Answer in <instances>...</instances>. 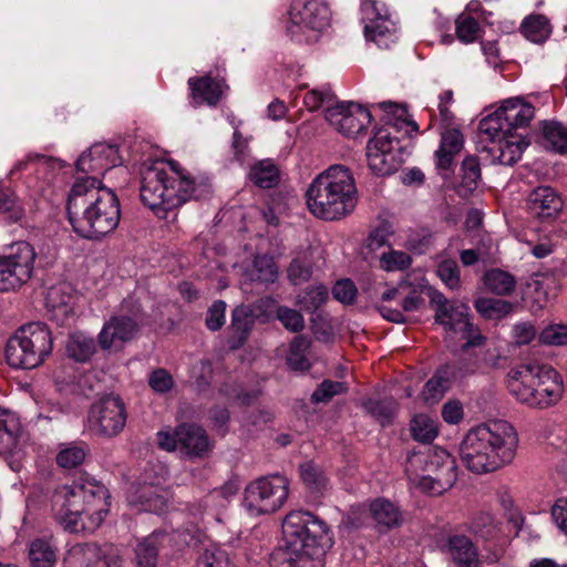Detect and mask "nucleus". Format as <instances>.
Instances as JSON below:
<instances>
[{
  "instance_id": "f257e3e1",
  "label": "nucleus",
  "mask_w": 567,
  "mask_h": 567,
  "mask_svg": "<svg viewBox=\"0 0 567 567\" xmlns=\"http://www.w3.org/2000/svg\"><path fill=\"white\" fill-rule=\"evenodd\" d=\"M68 216L74 231L83 238L101 239L120 223V200L93 176L78 177L68 198Z\"/></svg>"
},
{
  "instance_id": "f03ea898",
  "label": "nucleus",
  "mask_w": 567,
  "mask_h": 567,
  "mask_svg": "<svg viewBox=\"0 0 567 567\" xmlns=\"http://www.w3.org/2000/svg\"><path fill=\"white\" fill-rule=\"evenodd\" d=\"M51 503L53 517L64 530L93 532L110 511V493L96 481L73 482L58 487Z\"/></svg>"
},
{
  "instance_id": "7ed1b4c3",
  "label": "nucleus",
  "mask_w": 567,
  "mask_h": 567,
  "mask_svg": "<svg viewBox=\"0 0 567 567\" xmlns=\"http://www.w3.org/2000/svg\"><path fill=\"white\" fill-rule=\"evenodd\" d=\"M517 446L514 426L499 420L471 429L460 444V456L468 471L486 474L511 464Z\"/></svg>"
},
{
  "instance_id": "20e7f679",
  "label": "nucleus",
  "mask_w": 567,
  "mask_h": 567,
  "mask_svg": "<svg viewBox=\"0 0 567 567\" xmlns=\"http://www.w3.org/2000/svg\"><path fill=\"white\" fill-rule=\"evenodd\" d=\"M287 567H321L333 540L328 524L308 511L288 513L281 524Z\"/></svg>"
},
{
  "instance_id": "39448f33",
  "label": "nucleus",
  "mask_w": 567,
  "mask_h": 567,
  "mask_svg": "<svg viewBox=\"0 0 567 567\" xmlns=\"http://www.w3.org/2000/svg\"><path fill=\"white\" fill-rule=\"evenodd\" d=\"M310 213L323 220L351 214L358 202L354 178L346 166L332 165L320 173L306 192Z\"/></svg>"
},
{
  "instance_id": "423d86ee",
  "label": "nucleus",
  "mask_w": 567,
  "mask_h": 567,
  "mask_svg": "<svg viewBox=\"0 0 567 567\" xmlns=\"http://www.w3.org/2000/svg\"><path fill=\"white\" fill-rule=\"evenodd\" d=\"M208 193L209 185L206 182L182 176L175 179L169 178L164 162H155L142 171L141 200L159 218H165L168 210Z\"/></svg>"
},
{
  "instance_id": "0eeeda50",
  "label": "nucleus",
  "mask_w": 567,
  "mask_h": 567,
  "mask_svg": "<svg viewBox=\"0 0 567 567\" xmlns=\"http://www.w3.org/2000/svg\"><path fill=\"white\" fill-rule=\"evenodd\" d=\"M507 386L519 402L534 409L557 404L564 393L560 374L548 365L522 364L511 370Z\"/></svg>"
},
{
  "instance_id": "6e6552de",
  "label": "nucleus",
  "mask_w": 567,
  "mask_h": 567,
  "mask_svg": "<svg viewBox=\"0 0 567 567\" xmlns=\"http://www.w3.org/2000/svg\"><path fill=\"white\" fill-rule=\"evenodd\" d=\"M535 106L515 96L499 102L498 106L480 120L478 133L489 142H528Z\"/></svg>"
},
{
  "instance_id": "1a4fd4ad",
  "label": "nucleus",
  "mask_w": 567,
  "mask_h": 567,
  "mask_svg": "<svg viewBox=\"0 0 567 567\" xmlns=\"http://www.w3.org/2000/svg\"><path fill=\"white\" fill-rule=\"evenodd\" d=\"M405 472L411 481H417L422 491L431 495H441L455 484L457 463L446 450L425 446L409 454Z\"/></svg>"
},
{
  "instance_id": "9d476101",
  "label": "nucleus",
  "mask_w": 567,
  "mask_h": 567,
  "mask_svg": "<svg viewBox=\"0 0 567 567\" xmlns=\"http://www.w3.org/2000/svg\"><path fill=\"white\" fill-rule=\"evenodd\" d=\"M53 340L43 322L22 326L7 341L4 353L9 365L19 369H34L51 354Z\"/></svg>"
},
{
  "instance_id": "9b49d317",
  "label": "nucleus",
  "mask_w": 567,
  "mask_h": 567,
  "mask_svg": "<svg viewBox=\"0 0 567 567\" xmlns=\"http://www.w3.org/2000/svg\"><path fill=\"white\" fill-rule=\"evenodd\" d=\"M331 16L326 0H292L286 33L299 43L315 41L330 25Z\"/></svg>"
},
{
  "instance_id": "f8f14e48",
  "label": "nucleus",
  "mask_w": 567,
  "mask_h": 567,
  "mask_svg": "<svg viewBox=\"0 0 567 567\" xmlns=\"http://www.w3.org/2000/svg\"><path fill=\"white\" fill-rule=\"evenodd\" d=\"M427 297L435 311V322L443 326L446 332L460 333L461 338L466 340L463 344L464 351L484 343L485 337L470 321L466 305L450 301L434 288L427 289Z\"/></svg>"
},
{
  "instance_id": "ddd939ff",
  "label": "nucleus",
  "mask_w": 567,
  "mask_h": 567,
  "mask_svg": "<svg viewBox=\"0 0 567 567\" xmlns=\"http://www.w3.org/2000/svg\"><path fill=\"white\" fill-rule=\"evenodd\" d=\"M370 109L380 110L381 125H375L372 130V136L368 142H399L402 138L413 140L417 136L419 124L409 112L405 103L392 101H382L371 103Z\"/></svg>"
},
{
  "instance_id": "4468645a",
  "label": "nucleus",
  "mask_w": 567,
  "mask_h": 567,
  "mask_svg": "<svg viewBox=\"0 0 567 567\" xmlns=\"http://www.w3.org/2000/svg\"><path fill=\"white\" fill-rule=\"evenodd\" d=\"M289 494V481L282 475H267L250 482L244 494V506L252 515L271 514L281 508Z\"/></svg>"
},
{
  "instance_id": "2eb2a0df",
  "label": "nucleus",
  "mask_w": 567,
  "mask_h": 567,
  "mask_svg": "<svg viewBox=\"0 0 567 567\" xmlns=\"http://www.w3.org/2000/svg\"><path fill=\"white\" fill-rule=\"evenodd\" d=\"M127 420L126 408L120 395L106 394L95 401L87 412V429L103 437L118 435Z\"/></svg>"
},
{
  "instance_id": "dca6fc26",
  "label": "nucleus",
  "mask_w": 567,
  "mask_h": 567,
  "mask_svg": "<svg viewBox=\"0 0 567 567\" xmlns=\"http://www.w3.org/2000/svg\"><path fill=\"white\" fill-rule=\"evenodd\" d=\"M35 251L27 241L11 246L7 255L0 256V291L16 290L32 275Z\"/></svg>"
},
{
  "instance_id": "f3484780",
  "label": "nucleus",
  "mask_w": 567,
  "mask_h": 567,
  "mask_svg": "<svg viewBox=\"0 0 567 567\" xmlns=\"http://www.w3.org/2000/svg\"><path fill=\"white\" fill-rule=\"evenodd\" d=\"M324 117L347 138H358L372 121L371 110L353 102L328 106Z\"/></svg>"
},
{
  "instance_id": "a211bd4d",
  "label": "nucleus",
  "mask_w": 567,
  "mask_h": 567,
  "mask_svg": "<svg viewBox=\"0 0 567 567\" xmlns=\"http://www.w3.org/2000/svg\"><path fill=\"white\" fill-rule=\"evenodd\" d=\"M158 445L166 451L179 450L192 457H202L209 450L204 429L195 424H181L174 433L158 432Z\"/></svg>"
},
{
  "instance_id": "6ab92c4d",
  "label": "nucleus",
  "mask_w": 567,
  "mask_h": 567,
  "mask_svg": "<svg viewBox=\"0 0 567 567\" xmlns=\"http://www.w3.org/2000/svg\"><path fill=\"white\" fill-rule=\"evenodd\" d=\"M121 563L120 550L114 545L85 543L71 549L65 567H121Z\"/></svg>"
},
{
  "instance_id": "aec40b11",
  "label": "nucleus",
  "mask_w": 567,
  "mask_h": 567,
  "mask_svg": "<svg viewBox=\"0 0 567 567\" xmlns=\"http://www.w3.org/2000/svg\"><path fill=\"white\" fill-rule=\"evenodd\" d=\"M363 20L365 21L364 34L370 41L380 48H389L394 42L395 24L383 9L378 7L374 0L364 1L362 4Z\"/></svg>"
},
{
  "instance_id": "412c9836",
  "label": "nucleus",
  "mask_w": 567,
  "mask_h": 567,
  "mask_svg": "<svg viewBox=\"0 0 567 567\" xmlns=\"http://www.w3.org/2000/svg\"><path fill=\"white\" fill-rule=\"evenodd\" d=\"M365 156L369 168L379 176L393 174L404 162L403 147L392 144H367Z\"/></svg>"
},
{
  "instance_id": "4be33fe9",
  "label": "nucleus",
  "mask_w": 567,
  "mask_h": 567,
  "mask_svg": "<svg viewBox=\"0 0 567 567\" xmlns=\"http://www.w3.org/2000/svg\"><path fill=\"white\" fill-rule=\"evenodd\" d=\"M443 553L456 567H481L478 548L466 535H449L443 545Z\"/></svg>"
},
{
  "instance_id": "5701e85b",
  "label": "nucleus",
  "mask_w": 567,
  "mask_h": 567,
  "mask_svg": "<svg viewBox=\"0 0 567 567\" xmlns=\"http://www.w3.org/2000/svg\"><path fill=\"white\" fill-rule=\"evenodd\" d=\"M187 84L190 90L193 106L206 104L216 106L223 97L225 90L228 89L224 80H218L209 74L203 76H192Z\"/></svg>"
},
{
  "instance_id": "b1692460",
  "label": "nucleus",
  "mask_w": 567,
  "mask_h": 567,
  "mask_svg": "<svg viewBox=\"0 0 567 567\" xmlns=\"http://www.w3.org/2000/svg\"><path fill=\"white\" fill-rule=\"evenodd\" d=\"M137 330L138 322L134 318L127 315L113 316L99 333V343L102 349H110L116 342L132 340Z\"/></svg>"
},
{
  "instance_id": "393cba45",
  "label": "nucleus",
  "mask_w": 567,
  "mask_h": 567,
  "mask_svg": "<svg viewBox=\"0 0 567 567\" xmlns=\"http://www.w3.org/2000/svg\"><path fill=\"white\" fill-rule=\"evenodd\" d=\"M527 208L540 219H551L560 213L563 199L554 188L540 186L529 193Z\"/></svg>"
},
{
  "instance_id": "a878e982",
  "label": "nucleus",
  "mask_w": 567,
  "mask_h": 567,
  "mask_svg": "<svg viewBox=\"0 0 567 567\" xmlns=\"http://www.w3.org/2000/svg\"><path fill=\"white\" fill-rule=\"evenodd\" d=\"M22 435L19 416L0 406V455H13L20 449Z\"/></svg>"
},
{
  "instance_id": "bb28decb",
  "label": "nucleus",
  "mask_w": 567,
  "mask_h": 567,
  "mask_svg": "<svg viewBox=\"0 0 567 567\" xmlns=\"http://www.w3.org/2000/svg\"><path fill=\"white\" fill-rule=\"evenodd\" d=\"M256 316L249 306H238L231 312V323L228 328L229 348L236 350L240 348L255 324Z\"/></svg>"
},
{
  "instance_id": "cd10ccee",
  "label": "nucleus",
  "mask_w": 567,
  "mask_h": 567,
  "mask_svg": "<svg viewBox=\"0 0 567 567\" xmlns=\"http://www.w3.org/2000/svg\"><path fill=\"white\" fill-rule=\"evenodd\" d=\"M370 514L380 530H390L403 524V514L400 507L385 498H377L371 502Z\"/></svg>"
},
{
  "instance_id": "c85d7f7f",
  "label": "nucleus",
  "mask_w": 567,
  "mask_h": 567,
  "mask_svg": "<svg viewBox=\"0 0 567 567\" xmlns=\"http://www.w3.org/2000/svg\"><path fill=\"white\" fill-rule=\"evenodd\" d=\"M58 560V546L51 537H38L28 545L29 567H54Z\"/></svg>"
},
{
  "instance_id": "c756f323",
  "label": "nucleus",
  "mask_w": 567,
  "mask_h": 567,
  "mask_svg": "<svg viewBox=\"0 0 567 567\" xmlns=\"http://www.w3.org/2000/svg\"><path fill=\"white\" fill-rule=\"evenodd\" d=\"M71 299L72 297L64 285L49 288L45 295V306L50 318L59 324H63L72 313Z\"/></svg>"
},
{
  "instance_id": "7c9ffc66",
  "label": "nucleus",
  "mask_w": 567,
  "mask_h": 567,
  "mask_svg": "<svg viewBox=\"0 0 567 567\" xmlns=\"http://www.w3.org/2000/svg\"><path fill=\"white\" fill-rule=\"evenodd\" d=\"M130 503L138 506V511L159 514L167 507V496L158 486L144 485L131 496Z\"/></svg>"
},
{
  "instance_id": "2f4dec72",
  "label": "nucleus",
  "mask_w": 567,
  "mask_h": 567,
  "mask_svg": "<svg viewBox=\"0 0 567 567\" xmlns=\"http://www.w3.org/2000/svg\"><path fill=\"white\" fill-rule=\"evenodd\" d=\"M164 533L153 532L137 542L135 546L136 567H157L158 549Z\"/></svg>"
},
{
  "instance_id": "473e14b6",
  "label": "nucleus",
  "mask_w": 567,
  "mask_h": 567,
  "mask_svg": "<svg viewBox=\"0 0 567 567\" xmlns=\"http://www.w3.org/2000/svg\"><path fill=\"white\" fill-rule=\"evenodd\" d=\"M65 351L68 357L75 362L85 363L96 352V343L93 337L83 332H74L69 336Z\"/></svg>"
},
{
  "instance_id": "72a5a7b5",
  "label": "nucleus",
  "mask_w": 567,
  "mask_h": 567,
  "mask_svg": "<svg viewBox=\"0 0 567 567\" xmlns=\"http://www.w3.org/2000/svg\"><path fill=\"white\" fill-rule=\"evenodd\" d=\"M466 529L483 542L496 540L501 535V526L496 518L489 513H478L474 515Z\"/></svg>"
},
{
  "instance_id": "f704fd0d",
  "label": "nucleus",
  "mask_w": 567,
  "mask_h": 567,
  "mask_svg": "<svg viewBox=\"0 0 567 567\" xmlns=\"http://www.w3.org/2000/svg\"><path fill=\"white\" fill-rule=\"evenodd\" d=\"M249 178L259 188H272L279 183V169L271 159H261L251 165Z\"/></svg>"
},
{
  "instance_id": "c9c22d12",
  "label": "nucleus",
  "mask_w": 567,
  "mask_h": 567,
  "mask_svg": "<svg viewBox=\"0 0 567 567\" xmlns=\"http://www.w3.org/2000/svg\"><path fill=\"white\" fill-rule=\"evenodd\" d=\"M449 373V368L441 365L436 370L435 374L424 384L422 396L426 402H437L450 389L453 379Z\"/></svg>"
},
{
  "instance_id": "e433bc0d",
  "label": "nucleus",
  "mask_w": 567,
  "mask_h": 567,
  "mask_svg": "<svg viewBox=\"0 0 567 567\" xmlns=\"http://www.w3.org/2000/svg\"><path fill=\"white\" fill-rule=\"evenodd\" d=\"M449 368V374L453 381L463 379L467 375L474 374L481 368V359L477 353H470L468 349L465 351L461 348L460 357L451 363L443 365Z\"/></svg>"
},
{
  "instance_id": "4c0bfd02",
  "label": "nucleus",
  "mask_w": 567,
  "mask_h": 567,
  "mask_svg": "<svg viewBox=\"0 0 567 567\" xmlns=\"http://www.w3.org/2000/svg\"><path fill=\"white\" fill-rule=\"evenodd\" d=\"M310 344V339L303 334L296 336L292 339L287 355V364L291 370L303 372L310 368V362L307 358Z\"/></svg>"
},
{
  "instance_id": "58836bf2",
  "label": "nucleus",
  "mask_w": 567,
  "mask_h": 567,
  "mask_svg": "<svg viewBox=\"0 0 567 567\" xmlns=\"http://www.w3.org/2000/svg\"><path fill=\"white\" fill-rule=\"evenodd\" d=\"M0 214L8 220L17 223L24 217L25 209L16 192L0 182Z\"/></svg>"
},
{
  "instance_id": "ea45409f",
  "label": "nucleus",
  "mask_w": 567,
  "mask_h": 567,
  "mask_svg": "<svg viewBox=\"0 0 567 567\" xmlns=\"http://www.w3.org/2000/svg\"><path fill=\"white\" fill-rule=\"evenodd\" d=\"M364 411L374 417L382 426L389 424L394 417L398 403L392 398L381 400L368 399L362 404Z\"/></svg>"
},
{
  "instance_id": "a19ab883",
  "label": "nucleus",
  "mask_w": 567,
  "mask_h": 567,
  "mask_svg": "<svg viewBox=\"0 0 567 567\" xmlns=\"http://www.w3.org/2000/svg\"><path fill=\"white\" fill-rule=\"evenodd\" d=\"M484 285L493 293L507 296L512 293L516 286L513 275L501 269H491L484 275Z\"/></svg>"
},
{
  "instance_id": "79ce46f5",
  "label": "nucleus",
  "mask_w": 567,
  "mask_h": 567,
  "mask_svg": "<svg viewBox=\"0 0 567 567\" xmlns=\"http://www.w3.org/2000/svg\"><path fill=\"white\" fill-rule=\"evenodd\" d=\"M474 307L478 313L489 320L503 319L513 311L512 302L495 298H478Z\"/></svg>"
},
{
  "instance_id": "37998d69",
  "label": "nucleus",
  "mask_w": 567,
  "mask_h": 567,
  "mask_svg": "<svg viewBox=\"0 0 567 567\" xmlns=\"http://www.w3.org/2000/svg\"><path fill=\"white\" fill-rule=\"evenodd\" d=\"M520 32L529 41L542 43L550 34L549 21L540 14L529 16L520 24Z\"/></svg>"
},
{
  "instance_id": "c03bdc74",
  "label": "nucleus",
  "mask_w": 567,
  "mask_h": 567,
  "mask_svg": "<svg viewBox=\"0 0 567 567\" xmlns=\"http://www.w3.org/2000/svg\"><path fill=\"white\" fill-rule=\"evenodd\" d=\"M410 431L415 441L430 444L437 436V425L426 414L415 415L410 425Z\"/></svg>"
},
{
  "instance_id": "a18cd8bd",
  "label": "nucleus",
  "mask_w": 567,
  "mask_h": 567,
  "mask_svg": "<svg viewBox=\"0 0 567 567\" xmlns=\"http://www.w3.org/2000/svg\"><path fill=\"white\" fill-rule=\"evenodd\" d=\"M250 278L261 284H272L278 278V268L271 257L257 256L254 259Z\"/></svg>"
},
{
  "instance_id": "49530a36",
  "label": "nucleus",
  "mask_w": 567,
  "mask_h": 567,
  "mask_svg": "<svg viewBox=\"0 0 567 567\" xmlns=\"http://www.w3.org/2000/svg\"><path fill=\"white\" fill-rule=\"evenodd\" d=\"M300 477L307 488L313 493H320L327 487V477L323 471L313 462H305L299 465Z\"/></svg>"
},
{
  "instance_id": "de8ad7c7",
  "label": "nucleus",
  "mask_w": 567,
  "mask_h": 567,
  "mask_svg": "<svg viewBox=\"0 0 567 567\" xmlns=\"http://www.w3.org/2000/svg\"><path fill=\"white\" fill-rule=\"evenodd\" d=\"M529 144H488L483 145V151L493 155L497 154V161L502 165H514L520 159L523 151Z\"/></svg>"
},
{
  "instance_id": "09e8293b",
  "label": "nucleus",
  "mask_w": 567,
  "mask_h": 567,
  "mask_svg": "<svg viewBox=\"0 0 567 567\" xmlns=\"http://www.w3.org/2000/svg\"><path fill=\"white\" fill-rule=\"evenodd\" d=\"M404 288L400 300L403 312L420 310L425 305L423 293L427 296V289L430 287L413 286L411 282L405 281Z\"/></svg>"
},
{
  "instance_id": "8fccbe9b",
  "label": "nucleus",
  "mask_w": 567,
  "mask_h": 567,
  "mask_svg": "<svg viewBox=\"0 0 567 567\" xmlns=\"http://www.w3.org/2000/svg\"><path fill=\"white\" fill-rule=\"evenodd\" d=\"M117 151V144H92L89 148V153H83L79 159L76 161V167L80 171H96L103 168L102 164L99 162L94 163L96 159L94 155H100L101 153L112 154Z\"/></svg>"
},
{
  "instance_id": "3c124183",
  "label": "nucleus",
  "mask_w": 567,
  "mask_h": 567,
  "mask_svg": "<svg viewBox=\"0 0 567 567\" xmlns=\"http://www.w3.org/2000/svg\"><path fill=\"white\" fill-rule=\"evenodd\" d=\"M328 299V290L324 286L307 288L298 298L301 309L308 312L318 310Z\"/></svg>"
},
{
  "instance_id": "603ef678",
  "label": "nucleus",
  "mask_w": 567,
  "mask_h": 567,
  "mask_svg": "<svg viewBox=\"0 0 567 567\" xmlns=\"http://www.w3.org/2000/svg\"><path fill=\"white\" fill-rule=\"evenodd\" d=\"M462 146L463 144H441L440 148L435 152L436 168L444 177H447L452 172L454 157L461 152Z\"/></svg>"
},
{
  "instance_id": "864d4df0",
  "label": "nucleus",
  "mask_w": 567,
  "mask_h": 567,
  "mask_svg": "<svg viewBox=\"0 0 567 567\" xmlns=\"http://www.w3.org/2000/svg\"><path fill=\"white\" fill-rule=\"evenodd\" d=\"M276 318L286 330L298 333L305 329V319L301 312L286 306H279L276 310Z\"/></svg>"
},
{
  "instance_id": "5fc2aeb1",
  "label": "nucleus",
  "mask_w": 567,
  "mask_h": 567,
  "mask_svg": "<svg viewBox=\"0 0 567 567\" xmlns=\"http://www.w3.org/2000/svg\"><path fill=\"white\" fill-rule=\"evenodd\" d=\"M440 279L451 290H456L461 286L460 267L454 259L442 260L436 268Z\"/></svg>"
},
{
  "instance_id": "6e6d98bb",
  "label": "nucleus",
  "mask_w": 567,
  "mask_h": 567,
  "mask_svg": "<svg viewBox=\"0 0 567 567\" xmlns=\"http://www.w3.org/2000/svg\"><path fill=\"white\" fill-rule=\"evenodd\" d=\"M86 456L84 446L71 444L62 449L56 455V463L64 468H73L81 465Z\"/></svg>"
},
{
  "instance_id": "4d7b16f0",
  "label": "nucleus",
  "mask_w": 567,
  "mask_h": 567,
  "mask_svg": "<svg viewBox=\"0 0 567 567\" xmlns=\"http://www.w3.org/2000/svg\"><path fill=\"white\" fill-rule=\"evenodd\" d=\"M537 130L546 142H567V126L555 120L538 122Z\"/></svg>"
},
{
  "instance_id": "13d9d810",
  "label": "nucleus",
  "mask_w": 567,
  "mask_h": 567,
  "mask_svg": "<svg viewBox=\"0 0 567 567\" xmlns=\"http://www.w3.org/2000/svg\"><path fill=\"white\" fill-rule=\"evenodd\" d=\"M347 390H348V386L344 382L324 380L313 391V393L311 395V400L316 403L328 402L334 395L346 393Z\"/></svg>"
},
{
  "instance_id": "bf43d9fd",
  "label": "nucleus",
  "mask_w": 567,
  "mask_h": 567,
  "mask_svg": "<svg viewBox=\"0 0 567 567\" xmlns=\"http://www.w3.org/2000/svg\"><path fill=\"white\" fill-rule=\"evenodd\" d=\"M287 272L289 281L295 286H299L311 278L312 266L307 259L295 258L290 262Z\"/></svg>"
},
{
  "instance_id": "052dcab7",
  "label": "nucleus",
  "mask_w": 567,
  "mask_h": 567,
  "mask_svg": "<svg viewBox=\"0 0 567 567\" xmlns=\"http://www.w3.org/2000/svg\"><path fill=\"white\" fill-rule=\"evenodd\" d=\"M539 341L547 346L567 344V326L560 323L547 326L539 333Z\"/></svg>"
},
{
  "instance_id": "680f3d73",
  "label": "nucleus",
  "mask_w": 567,
  "mask_h": 567,
  "mask_svg": "<svg viewBox=\"0 0 567 567\" xmlns=\"http://www.w3.org/2000/svg\"><path fill=\"white\" fill-rule=\"evenodd\" d=\"M455 24L456 35L460 41L464 43H471L476 40L480 24L473 17L457 19Z\"/></svg>"
},
{
  "instance_id": "e2e57ef3",
  "label": "nucleus",
  "mask_w": 567,
  "mask_h": 567,
  "mask_svg": "<svg viewBox=\"0 0 567 567\" xmlns=\"http://www.w3.org/2000/svg\"><path fill=\"white\" fill-rule=\"evenodd\" d=\"M381 264L386 271L403 270L411 266L412 258L406 252L393 250L382 255Z\"/></svg>"
},
{
  "instance_id": "0e129e2a",
  "label": "nucleus",
  "mask_w": 567,
  "mask_h": 567,
  "mask_svg": "<svg viewBox=\"0 0 567 567\" xmlns=\"http://www.w3.org/2000/svg\"><path fill=\"white\" fill-rule=\"evenodd\" d=\"M226 302L216 300L208 308L205 323L208 330L218 331L225 324Z\"/></svg>"
},
{
  "instance_id": "69168bd1",
  "label": "nucleus",
  "mask_w": 567,
  "mask_h": 567,
  "mask_svg": "<svg viewBox=\"0 0 567 567\" xmlns=\"http://www.w3.org/2000/svg\"><path fill=\"white\" fill-rule=\"evenodd\" d=\"M225 553L216 547L206 548L197 559V567H226Z\"/></svg>"
},
{
  "instance_id": "338daca9",
  "label": "nucleus",
  "mask_w": 567,
  "mask_h": 567,
  "mask_svg": "<svg viewBox=\"0 0 567 567\" xmlns=\"http://www.w3.org/2000/svg\"><path fill=\"white\" fill-rule=\"evenodd\" d=\"M334 97L336 96L330 89H313L305 95L303 102L308 110L316 111L322 104L332 102Z\"/></svg>"
},
{
  "instance_id": "774afa93",
  "label": "nucleus",
  "mask_w": 567,
  "mask_h": 567,
  "mask_svg": "<svg viewBox=\"0 0 567 567\" xmlns=\"http://www.w3.org/2000/svg\"><path fill=\"white\" fill-rule=\"evenodd\" d=\"M148 384L155 392L166 393L173 388L174 381L165 369H156L150 374Z\"/></svg>"
}]
</instances>
